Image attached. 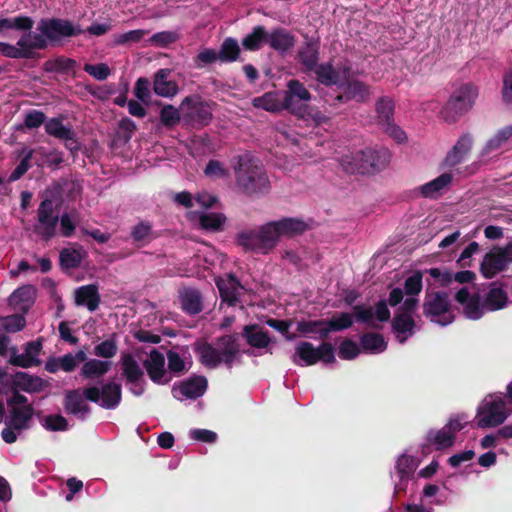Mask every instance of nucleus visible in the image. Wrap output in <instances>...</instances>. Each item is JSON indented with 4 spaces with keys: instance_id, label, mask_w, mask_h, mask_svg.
I'll use <instances>...</instances> for the list:
<instances>
[{
    "instance_id": "nucleus-1",
    "label": "nucleus",
    "mask_w": 512,
    "mask_h": 512,
    "mask_svg": "<svg viewBox=\"0 0 512 512\" xmlns=\"http://www.w3.org/2000/svg\"><path fill=\"white\" fill-rule=\"evenodd\" d=\"M39 33L29 30L17 41L16 46L0 41V53L11 59H34L35 50H44L49 44L55 45L63 38L81 35L84 30L70 20L62 18H42L37 25Z\"/></svg>"
},
{
    "instance_id": "nucleus-2",
    "label": "nucleus",
    "mask_w": 512,
    "mask_h": 512,
    "mask_svg": "<svg viewBox=\"0 0 512 512\" xmlns=\"http://www.w3.org/2000/svg\"><path fill=\"white\" fill-rule=\"evenodd\" d=\"M311 99L312 94L305 85L297 79H291L283 91L282 107L297 119L303 120L313 127L327 123L329 117L317 107L311 106Z\"/></svg>"
},
{
    "instance_id": "nucleus-3",
    "label": "nucleus",
    "mask_w": 512,
    "mask_h": 512,
    "mask_svg": "<svg viewBox=\"0 0 512 512\" xmlns=\"http://www.w3.org/2000/svg\"><path fill=\"white\" fill-rule=\"evenodd\" d=\"M216 344L220 349L208 342L195 344L194 350L198 354L200 362L207 368H216L224 363L228 369H231L239 353L238 336L236 334L220 336L216 339Z\"/></svg>"
},
{
    "instance_id": "nucleus-4",
    "label": "nucleus",
    "mask_w": 512,
    "mask_h": 512,
    "mask_svg": "<svg viewBox=\"0 0 512 512\" xmlns=\"http://www.w3.org/2000/svg\"><path fill=\"white\" fill-rule=\"evenodd\" d=\"M236 185L248 197L265 196L271 189L270 180L264 168L251 160L239 164V169L236 171Z\"/></svg>"
},
{
    "instance_id": "nucleus-5",
    "label": "nucleus",
    "mask_w": 512,
    "mask_h": 512,
    "mask_svg": "<svg viewBox=\"0 0 512 512\" xmlns=\"http://www.w3.org/2000/svg\"><path fill=\"white\" fill-rule=\"evenodd\" d=\"M478 95V88L472 83H464L458 87L441 109L444 121L449 124L457 122L473 108Z\"/></svg>"
},
{
    "instance_id": "nucleus-6",
    "label": "nucleus",
    "mask_w": 512,
    "mask_h": 512,
    "mask_svg": "<svg viewBox=\"0 0 512 512\" xmlns=\"http://www.w3.org/2000/svg\"><path fill=\"white\" fill-rule=\"evenodd\" d=\"M389 161L390 152L386 148H366L353 155L350 161H344L343 167L352 174H375L384 170Z\"/></svg>"
},
{
    "instance_id": "nucleus-7",
    "label": "nucleus",
    "mask_w": 512,
    "mask_h": 512,
    "mask_svg": "<svg viewBox=\"0 0 512 512\" xmlns=\"http://www.w3.org/2000/svg\"><path fill=\"white\" fill-rule=\"evenodd\" d=\"M423 314L441 326H447L454 321L449 294L445 291H426L423 301Z\"/></svg>"
},
{
    "instance_id": "nucleus-8",
    "label": "nucleus",
    "mask_w": 512,
    "mask_h": 512,
    "mask_svg": "<svg viewBox=\"0 0 512 512\" xmlns=\"http://www.w3.org/2000/svg\"><path fill=\"white\" fill-rule=\"evenodd\" d=\"M236 242L245 251L267 254L275 247L268 223L258 229H248L236 235Z\"/></svg>"
},
{
    "instance_id": "nucleus-9",
    "label": "nucleus",
    "mask_w": 512,
    "mask_h": 512,
    "mask_svg": "<svg viewBox=\"0 0 512 512\" xmlns=\"http://www.w3.org/2000/svg\"><path fill=\"white\" fill-rule=\"evenodd\" d=\"M395 102L389 96L380 97L375 103L376 123L397 143L406 140L405 132L394 121Z\"/></svg>"
},
{
    "instance_id": "nucleus-10",
    "label": "nucleus",
    "mask_w": 512,
    "mask_h": 512,
    "mask_svg": "<svg viewBox=\"0 0 512 512\" xmlns=\"http://www.w3.org/2000/svg\"><path fill=\"white\" fill-rule=\"evenodd\" d=\"M83 395L86 400L99 403L104 409H115L122 399V386L119 383L110 381L105 383L101 389L96 386L85 387Z\"/></svg>"
},
{
    "instance_id": "nucleus-11",
    "label": "nucleus",
    "mask_w": 512,
    "mask_h": 512,
    "mask_svg": "<svg viewBox=\"0 0 512 512\" xmlns=\"http://www.w3.org/2000/svg\"><path fill=\"white\" fill-rule=\"evenodd\" d=\"M341 90L332 100L325 99L329 105L344 104L349 101H356L357 103H366L370 100L371 89L366 83L357 79H345L338 85Z\"/></svg>"
},
{
    "instance_id": "nucleus-12",
    "label": "nucleus",
    "mask_w": 512,
    "mask_h": 512,
    "mask_svg": "<svg viewBox=\"0 0 512 512\" xmlns=\"http://www.w3.org/2000/svg\"><path fill=\"white\" fill-rule=\"evenodd\" d=\"M506 402L502 397H495L485 401L477 412V426L479 428H492L501 425L508 418Z\"/></svg>"
},
{
    "instance_id": "nucleus-13",
    "label": "nucleus",
    "mask_w": 512,
    "mask_h": 512,
    "mask_svg": "<svg viewBox=\"0 0 512 512\" xmlns=\"http://www.w3.org/2000/svg\"><path fill=\"white\" fill-rule=\"evenodd\" d=\"M58 222L59 217L54 214L53 201L49 198L41 201L37 209V224L33 227L34 233L44 241H49L56 234Z\"/></svg>"
},
{
    "instance_id": "nucleus-14",
    "label": "nucleus",
    "mask_w": 512,
    "mask_h": 512,
    "mask_svg": "<svg viewBox=\"0 0 512 512\" xmlns=\"http://www.w3.org/2000/svg\"><path fill=\"white\" fill-rule=\"evenodd\" d=\"M45 132L61 141H64L65 148L75 153L80 149L76 132L70 127L63 124L62 118H50L45 123Z\"/></svg>"
},
{
    "instance_id": "nucleus-15",
    "label": "nucleus",
    "mask_w": 512,
    "mask_h": 512,
    "mask_svg": "<svg viewBox=\"0 0 512 512\" xmlns=\"http://www.w3.org/2000/svg\"><path fill=\"white\" fill-rule=\"evenodd\" d=\"M320 44L318 40L306 38V41L300 46L296 59L301 66V71L307 75L319 64Z\"/></svg>"
},
{
    "instance_id": "nucleus-16",
    "label": "nucleus",
    "mask_w": 512,
    "mask_h": 512,
    "mask_svg": "<svg viewBox=\"0 0 512 512\" xmlns=\"http://www.w3.org/2000/svg\"><path fill=\"white\" fill-rule=\"evenodd\" d=\"M509 263L502 247H494L486 253L480 264V272L486 279H492L497 273L506 269Z\"/></svg>"
},
{
    "instance_id": "nucleus-17",
    "label": "nucleus",
    "mask_w": 512,
    "mask_h": 512,
    "mask_svg": "<svg viewBox=\"0 0 512 512\" xmlns=\"http://www.w3.org/2000/svg\"><path fill=\"white\" fill-rule=\"evenodd\" d=\"M268 225L275 245L281 236L300 235L308 228V225L303 220L297 218H283L278 221L268 222Z\"/></svg>"
},
{
    "instance_id": "nucleus-18",
    "label": "nucleus",
    "mask_w": 512,
    "mask_h": 512,
    "mask_svg": "<svg viewBox=\"0 0 512 512\" xmlns=\"http://www.w3.org/2000/svg\"><path fill=\"white\" fill-rule=\"evenodd\" d=\"M473 142V136L470 133L461 135L454 146L447 152L443 162L444 166L453 168L463 163L472 150Z\"/></svg>"
},
{
    "instance_id": "nucleus-19",
    "label": "nucleus",
    "mask_w": 512,
    "mask_h": 512,
    "mask_svg": "<svg viewBox=\"0 0 512 512\" xmlns=\"http://www.w3.org/2000/svg\"><path fill=\"white\" fill-rule=\"evenodd\" d=\"M221 300L229 306H236L239 301V291L244 289L239 279L232 273L216 280Z\"/></svg>"
},
{
    "instance_id": "nucleus-20",
    "label": "nucleus",
    "mask_w": 512,
    "mask_h": 512,
    "mask_svg": "<svg viewBox=\"0 0 512 512\" xmlns=\"http://www.w3.org/2000/svg\"><path fill=\"white\" fill-rule=\"evenodd\" d=\"M38 154L45 156L47 155V151L42 146L36 149H30L27 147L22 148V150L19 152V156L22 157L21 161L10 174L9 181L13 182L19 180L31 168L32 160L34 161L35 165L42 167L43 162L37 158Z\"/></svg>"
},
{
    "instance_id": "nucleus-21",
    "label": "nucleus",
    "mask_w": 512,
    "mask_h": 512,
    "mask_svg": "<svg viewBox=\"0 0 512 512\" xmlns=\"http://www.w3.org/2000/svg\"><path fill=\"white\" fill-rule=\"evenodd\" d=\"M38 154L45 156L47 155V151L42 146L36 149H30L27 147L22 148V150L19 152V156L22 157L21 161L10 174L9 181L13 182L19 180L31 168L32 160L34 161L35 165L42 167L43 162L37 158Z\"/></svg>"
},
{
    "instance_id": "nucleus-22",
    "label": "nucleus",
    "mask_w": 512,
    "mask_h": 512,
    "mask_svg": "<svg viewBox=\"0 0 512 512\" xmlns=\"http://www.w3.org/2000/svg\"><path fill=\"white\" fill-rule=\"evenodd\" d=\"M353 312L356 320L363 323H370L373 316L380 322H386L391 316L386 300H380L376 303L375 312L371 307H365L364 305L353 306Z\"/></svg>"
},
{
    "instance_id": "nucleus-23",
    "label": "nucleus",
    "mask_w": 512,
    "mask_h": 512,
    "mask_svg": "<svg viewBox=\"0 0 512 512\" xmlns=\"http://www.w3.org/2000/svg\"><path fill=\"white\" fill-rule=\"evenodd\" d=\"M143 366L147 371L149 378L156 384H165L169 379H163L165 371V358L164 355L157 349H153L149 358L143 362Z\"/></svg>"
},
{
    "instance_id": "nucleus-24",
    "label": "nucleus",
    "mask_w": 512,
    "mask_h": 512,
    "mask_svg": "<svg viewBox=\"0 0 512 512\" xmlns=\"http://www.w3.org/2000/svg\"><path fill=\"white\" fill-rule=\"evenodd\" d=\"M85 397L81 394L80 389L68 390L64 397L65 411L84 420L86 415L90 413V407L85 403Z\"/></svg>"
},
{
    "instance_id": "nucleus-25",
    "label": "nucleus",
    "mask_w": 512,
    "mask_h": 512,
    "mask_svg": "<svg viewBox=\"0 0 512 512\" xmlns=\"http://www.w3.org/2000/svg\"><path fill=\"white\" fill-rule=\"evenodd\" d=\"M12 386L27 393H37L44 390L48 383L44 379L36 375H30L26 372H16L11 376Z\"/></svg>"
},
{
    "instance_id": "nucleus-26",
    "label": "nucleus",
    "mask_w": 512,
    "mask_h": 512,
    "mask_svg": "<svg viewBox=\"0 0 512 512\" xmlns=\"http://www.w3.org/2000/svg\"><path fill=\"white\" fill-rule=\"evenodd\" d=\"M34 408L32 405H24L21 407H12L9 409V415L5 424H10L16 431L27 430L31 427L34 416Z\"/></svg>"
},
{
    "instance_id": "nucleus-27",
    "label": "nucleus",
    "mask_w": 512,
    "mask_h": 512,
    "mask_svg": "<svg viewBox=\"0 0 512 512\" xmlns=\"http://www.w3.org/2000/svg\"><path fill=\"white\" fill-rule=\"evenodd\" d=\"M171 70L168 68L159 69L154 74L153 90L161 97L172 98L178 93V85L175 81L169 80Z\"/></svg>"
},
{
    "instance_id": "nucleus-28",
    "label": "nucleus",
    "mask_w": 512,
    "mask_h": 512,
    "mask_svg": "<svg viewBox=\"0 0 512 512\" xmlns=\"http://www.w3.org/2000/svg\"><path fill=\"white\" fill-rule=\"evenodd\" d=\"M100 301L98 286L95 284L83 285L75 290V304L77 306H85L93 312L98 309Z\"/></svg>"
},
{
    "instance_id": "nucleus-29",
    "label": "nucleus",
    "mask_w": 512,
    "mask_h": 512,
    "mask_svg": "<svg viewBox=\"0 0 512 512\" xmlns=\"http://www.w3.org/2000/svg\"><path fill=\"white\" fill-rule=\"evenodd\" d=\"M267 43L272 49L285 53L294 47L296 38L287 29L279 27L268 32Z\"/></svg>"
},
{
    "instance_id": "nucleus-30",
    "label": "nucleus",
    "mask_w": 512,
    "mask_h": 512,
    "mask_svg": "<svg viewBox=\"0 0 512 512\" xmlns=\"http://www.w3.org/2000/svg\"><path fill=\"white\" fill-rule=\"evenodd\" d=\"M37 289L31 284L23 285L16 290L8 298L10 306L16 307L20 310L27 311L34 303L36 298Z\"/></svg>"
},
{
    "instance_id": "nucleus-31",
    "label": "nucleus",
    "mask_w": 512,
    "mask_h": 512,
    "mask_svg": "<svg viewBox=\"0 0 512 512\" xmlns=\"http://www.w3.org/2000/svg\"><path fill=\"white\" fill-rule=\"evenodd\" d=\"M208 386L207 379L204 376H193L180 383L178 388H174V392L180 394L188 399H197L201 397Z\"/></svg>"
},
{
    "instance_id": "nucleus-32",
    "label": "nucleus",
    "mask_w": 512,
    "mask_h": 512,
    "mask_svg": "<svg viewBox=\"0 0 512 512\" xmlns=\"http://www.w3.org/2000/svg\"><path fill=\"white\" fill-rule=\"evenodd\" d=\"M182 310L189 315H197L203 310V299L200 291L185 288L179 295Z\"/></svg>"
},
{
    "instance_id": "nucleus-33",
    "label": "nucleus",
    "mask_w": 512,
    "mask_h": 512,
    "mask_svg": "<svg viewBox=\"0 0 512 512\" xmlns=\"http://www.w3.org/2000/svg\"><path fill=\"white\" fill-rule=\"evenodd\" d=\"M297 332L303 336L313 335L312 338L323 341L330 335L325 319L299 321L297 322Z\"/></svg>"
},
{
    "instance_id": "nucleus-34",
    "label": "nucleus",
    "mask_w": 512,
    "mask_h": 512,
    "mask_svg": "<svg viewBox=\"0 0 512 512\" xmlns=\"http://www.w3.org/2000/svg\"><path fill=\"white\" fill-rule=\"evenodd\" d=\"M242 336L247 344L253 348H266L271 342L268 331L262 330L257 324L245 325Z\"/></svg>"
},
{
    "instance_id": "nucleus-35",
    "label": "nucleus",
    "mask_w": 512,
    "mask_h": 512,
    "mask_svg": "<svg viewBox=\"0 0 512 512\" xmlns=\"http://www.w3.org/2000/svg\"><path fill=\"white\" fill-rule=\"evenodd\" d=\"M418 466L417 459L414 456L402 454L396 461L395 469L399 475V484L395 485V491L403 489L402 484L409 481Z\"/></svg>"
},
{
    "instance_id": "nucleus-36",
    "label": "nucleus",
    "mask_w": 512,
    "mask_h": 512,
    "mask_svg": "<svg viewBox=\"0 0 512 512\" xmlns=\"http://www.w3.org/2000/svg\"><path fill=\"white\" fill-rule=\"evenodd\" d=\"M312 73L315 75V79L326 87L333 85L338 86L341 82L340 72L335 69L332 61L319 63L316 68L312 70Z\"/></svg>"
},
{
    "instance_id": "nucleus-37",
    "label": "nucleus",
    "mask_w": 512,
    "mask_h": 512,
    "mask_svg": "<svg viewBox=\"0 0 512 512\" xmlns=\"http://www.w3.org/2000/svg\"><path fill=\"white\" fill-rule=\"evenodd\" d=\"M456 436L452 435L445 427L427 432L426 441L428 446L435 447L436 450L450 448L454 445Z\"/></svg>"
},
{
    "instance_id": "nucleus-38",
    "label": "nucleus",
    "mask_w": 512,
    "mask_h": 512,
    "mask_svg": "<svg viewBox=\"0 0 512 512\" xmlns=\"http://www.w3.org/2000/svg\"><path fill=\"white\" fill-rule=\"evenodd\" d=\"M121 369L122 374L126 377L127 382L130 384H136L142 379L144 375L138 362L135 360L131 353H125L122 355Z\"/></svg>"
},
{
    "instance_id": "nucleus-39",
    "label": "nucleus",
    "mask_w": 512,
    "mask_h": 512,
    "mask_svg": "<svg viewBox=\"0 0 512 512\" xmlns=\"http://www.w3.org/2000/svg\"><path fill=\"white\" fill-rule=\"evenodd\" d=\"M86 252L82 247L63 248L59 254V264L62 270L76 269L81 265Z\"/></svg>"
},
{
    "instance_id": "nucleus-40",
    "label": "nucleus",
    "mask_w": 512,
    "mask_h": 512,
    "mask_svg": "<svg viewBox=\"0 0 512 512\" xmlns=\"http://www.w3.org/2000/svg\"><path fill=\"white\" fill-rule=\"evenodd\" d=\"M241 48L235 38L227 37L220 45L217 51L218 59L221 63H233L240 60Z\"/></svg>"
},
{
    "instance_id": "nucleus-41",
    "label": "nucleus",
    "mask_w": 512,
    "mask_h": 512,
    "mask_svg": "<svg viewBox=\"0 0 512 512\" xmlns=\"http://www.w3.org/2000/svg\"><path fill=\"white\" fill-rule=\"evenodd\" d=\"M414 327L415 320L410 314L407 313H398L394 316L392 320V329L396 333V336L400 343H404L407 339V336L401 337V335L406 333L412 335Z\"/></svg>"
},
{
    "instance_id": "nucleus-42",
    "label": "nucleus",
    "mask_w": 512,
    "mask_h": 512,
    "mask_svg": "<svg viewBox=\"0 0 512 512\" xmlns=\"http://www.w3.org/2000/svg\"><path fill=\"white\" fill-rule=\"evenodd\" d=\"M453 176L451 173H443L437 178L420 187L421 194L425 198L434 199L439 193L452 182Z\"/></svg>"
},
{
    "instance_id": "nucleus-43",
    "label": "nucleus",
    "mask_w": 512,
    "mask_h": 512,
    "mask_svg": "<svg viewBox=\"0 0 512 512\" xmlns=\"http://www.w3.org/2000/svg\"><path fill=\"white\" fill-rule=\"evenodd\" d=\"M268 31L262 25H257L252 32L242 39V46L247 51H258L267 43Z\"/></svg>"
},
{
    "instance_id": "nucleus-44",
    "label": "nucleus",
    "mask_w": 512,
    "mask_h": 512,
    "mask_svg": "<svg viewBox=\"0 0 512 512\" xmlns=\"http://www.w3.org/2000/svg\"><path fill=\"white\" fill-rule=\"evenodd\" d=\"M110 368V361L90 359L83 364L80 375L84 379L100 378L104 376L110 370Z\"/></svg>"
},
{
    "instance_id": "nucleus-45",
    "label": "nucleus",
    "mask_w": 512,
    "mask_h": 512,
    "mask_svg": "<svg viewBox=\"0 0 512 512\" xmlns=\"http://www.w3.org/2000/svg\"><path fill=\"white\" fill-rule=\"evenodd\" d=\"M189 117L193 123L200 126H207L213 118L210 104L206 101L193 103L190 106Z\"/></svg>"
},
{
    "instance_id": "nucleus-46",
    "label": "nucleus",
    "mask_w": 512,
    "mask_h": 512,
    "mask_svg": "<svg viewBox=\"0 0 512 512\" xmlns=\"http://www.w3.org/2000/svg\"><path fill=\"white\" fill-rule=\"evenodd\" d=\"M317 350L316 348L313 346L312 343L310 342H300L297 346H296V351H295V354L293 356V362L296 364V365H302L299 361L301 360L302 362H304V364L306 366H312V365H315L317 363Z\"/></svg>"
},
{
    "instance_id": "nucleus-47",
    "label": "nucleus",
    "mask_w": 512,
    "mask_h": 512,
    "mask_svg": "<svg viewBox=\"0 0 512 512\" xmlns=\"http://www.w3.org/2000/svg\"><path fill=\"white\" fill-rule=\"evenodd\" d=\"M508 301L507 293L500 287H492L484 299V307L488 311H497L504 308Z\"/></svg>"
},
{
    "instance_id": "nucleus-48",
    "label": "nucleus",
    "mask_w": 512,
    "mask_h": 512,
    "mask_svg": "<svg viewBox=\"0 0 512 512\" xmlns=\"http://www.w3.org/2000/svg\"><path fill=\"white\" fill-rule=\"evenodd\" d=\"M253 106L272 113H279L284 110L282 99L280 100L277 94L273 92H267L262 96L254 98Z\"/></svg>"
},
{
    "instance_id": "nucleus-49",
    "label": "nucleus",
    "mask_w": 512,
    "mask_h": 512,
    "mask_svg": "<svg viewBox=\"0 0 512 512\" xmlns=\"http://www.w3.org/2000/svg\"><path fill=\"white\" fill-rule=\"evenodd\" d=\"M360 345L366 352H382L386 349L387 343L379 333H364L360 337Z\"/></svg>"
},
{
    "instance_id": "nucleus-50",
    "label": "nucleus",
    "mask_w": 512,
    "mask_h": 512,
    "mask_svg": "<svg viewBox=\"0 0 512 512\" xmlns=\"http://www.w3.org/2000/svg\"><path fill=\"white\" fill-rule=\"evenodd\" d=\"M33 25V19L25 15H19L14 18H2L0 19V33L6 29L29 31L33 28Z\"/></svg>"
},
{
    "instance_id": "nucleus-51",
    "label": "nucleus",
    "mask_w": 512,
    "mask_h": 512,
    "mask_svg": "<svg viewBox=\"0 0 512 512\" xmlns=\"http://www.w3.org/2000/svg\"><path fill=\"white\" fill-rule=\"evenodd\" d=\"M353 316L348 312L335 313L331 318L325 319L330 333L349 329L353 325Z\"/></svg>"
},
{
    "instance_id": "nucleus-52",
    "label": "nucleus",
    "mask_w": 512,
    "mask_h": 512,
    "mask_svg": "<svg viewBox=\"0 0 512 512\" xmlns=\"http://www.w3.org/2000/svg\"><path fill=\"white\" fill-rule=\"evenodd\" d=\"M9 352L10 357L8 363L10 365L21 368H30L41 364V360L37 357H29L25 352L23 354H18V349L16 346H12L9 349Z\"/></svg>"
},
{
    "instance_id": "nucleus-53",
    "label": "nucleus",
    "mask_w": 512,
    "mask_h": 512,
    "mask_svg": "<svg viewBox=\"0 0 512 512\" xmlns=\"http://www.w3.org/2000/svg\"><path fill=\"white\" fill-rule=\"evenodd\" d=\"M226 221V216L222 213H203L199 216V224L202 229L207 231H219Z\"/></svg>"
},
{
    "instance_id": "nucleus-54",
    "label": "nucleus",
    "mask_w": 512,
    "mask_h": 512,
    "mask_svg": "<svg viewBox=\"0 0 512 512\" xmlns=\"http://www.w3.org/2000/svg\"><path fill=\"white\" fill-rule=\"evenodd\" d=\"M464 314L471 320L480 319L486 308L484 307V301L481 302L479 294H473L469 301L463 305Z\"/></svg>"
},
{
    "instance_id": "nucleus-55",
    "label": "nucleus",
    "mask_w": 512,
    "mask_h": 512,
    "mask_svg": "<svg viewBox=\"0 0 512 512\" xmlns=\"http://www.w3.org/2000/svg\"><path fill=\"white\" fill-rule=\"evenodd\" d=\"M159 117L161 124L167 129L174 128L181 120L179 110L170 104H166L162 107Z\"/></svg>"
},
{
    "instance_id": "nucleus-56",
    "label": "nucleus",
    "mask_w": 512,
    "mask_h": 512,
    "mask_svg": "<svg viewBox=\"0 0 512 512\" xmlns=\"http://www.w3.org/2000/svg\"><path fill=\"white\" fill-rule=\"evenodd\" d=\"M512 137V125L499 129L496 134L491 137L484 148L486 153L498 149Z\"/></svg>"
},
{
    "instance_id": "nucleus-57",
    "label": "nucleus",
    "mask_w": 512,
    "mask_h": 512,
    "mask_svg": "<svg viewBox=\"0 0 512 512\" xmlns=\"http://www.w3.org/2000/svg\"><path fill=\"white\" fill-rule=\"evenodd\" d=\"M26 325L24 316L13 314L9 316L0 317V329L8 333H15L21 331Z\"/></svg>"
},
{
    "instance_id": "nucleus-58",
    "label": "nucleus",
    "mask_w": 512,
    "mask_h": 512,
    "mask_svg": "<svg viewBox=\"0 0 512 512\" xmlns=\"http://www.w3.org/2000/svg\"><path fill=\"white\" fill-rule=\"evenodd\" d=\"M216 61H219L217 51L212 48H204L200 50L195 57H193V63L197 69H202Z\"/></svg>"
},
{
    "instance_id": "nucleus-59",
    "label": "nucleus",
    "mask_w": 512,
    "mask_h": 512,
    "mask_svg": "<svg viewBox=\"0 0 512 512\" xmlns=\"http://www.w3.org/2000/svg\"><path fill=\"white\" fill-rule=\"evenodd\" d=\"M148 34L147 30L136 29L123 34L116 35L114 38V45H126L130 43L140 42L145 35Z\"/></svg>"
},
{
    "instance_id": "nucleus-60",
    "label": "nucleus",
    "mask_w": 512,
    "mask_h": 512,
    "mask_svg": "<svg viewBox=\"0 0 512 512\" xmlns=\"http://www.w3.org/2000/svg\"><path fill=\"white\" fill-rule=\"evenodd\" d=\"M117 343L114 338L102 341L94 347V355L105 359L112 358L117 353Z\"/></svg>"
},
{
    "instance_id": "nucleus-61",
    "label": "nucleus",
    "mask_w": 512,
    "mask_h": 512,
    "mask_svg": "<svg viewBox=\"0 0 512 512\" xmlns=\"http://www.w3.org/2000/svg\"><path fill=\"white\" fill-rule=\"evenodd\" d=\"M178 34L172 31H161L155 33L149 39V42L157 47H168L178 40Z\"/></svg>"
},
{
    "instance_id": "nucleus-62",
    "label": "nucleus",
    "mask_w": 512,
    "mask_h": 512,
    "mask_svg": "<svg viewBox=\"0 0 512 512\" xmlns=\"http://www.w3.org/2000/svg\"><path fill=\"white\" fill-rule=\"evenodd\" d=\"M422 290V272L416 271L404 282V291L408 296H417Z\"/></svg>"
},
{
    "instance_id": "nucleus-63",
    "label": "nucleus",
    "mask_w": 512,
    "mask_h": 512,
    "mask_svg": "<svg viewBox=\"0 0 512 512\" xmlns=\"http://www.w3.org/2000/svg\"><path fill=\"white\" fill-rule=\"evenodd\" d=\"M360 353L359 346L351 339H345L340 343L338 355L341 359L352 360Z\"/></svg>"
},
{
    "instance_id": "nucleus-64",
    "label": "nucleus",
    "mask_w": 512,
    "mask_h": 512,
    "mask_svg": "<svg viewBox=\"0 0 512 512\" xmlns=\"http://www.w3.org/2000/svg\"><path fill=\"white\" fill-rule=\"evenodd\" d=\"M502 82V101L507 105L512 104V67L503 74Z\"/></svg>"
}]
</instances>
